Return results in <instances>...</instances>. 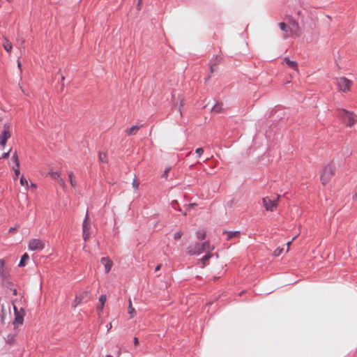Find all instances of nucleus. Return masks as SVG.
I'll use <instances>...</instances> for the list:
<instances>
[{
  "instance_id": "f257e3e1",
  "label": "nucleus",
  "mask_w": 357,
  "mask_h": 357,
  "mask_svg": "<svg viewBox=\"0 0 357 357\" xmlns=\"http://www.w3.org/2000/svg\"><path fill=\"white\" fill-rule=\"evenodd\" d=\"M0 280L2 287L10 290H16L10 278V268L6 266V261L4 259H0Z\"/></svg>"
},
{
  "instance_id": "f03ea898",
  "label": "nucleus",
  "mask_w": 357,
  "mask_h": 357,
  "mask_svg": "<svg viewBox=\"0 0 357 357\" xmlns=\"http://www.w3.org/2000/svg\"><path fill=\"white\" fill-rule=\"evenodd\" d=\"M335 114L347 127L353 126L357 121L356 114L344 109H337Z\"/></svg>"
},
{
  "instance_id": "7ed1b4c3",
  "label": "nucleus",
  "mask_w": 357,
  "mask_h": 357,
  "mask_svg": "<svg viewBox=\"0 0 357 357\" xmlns=\"http://www.w3.org/2000/svg\"><path fill=\"white\" fill-rule=\"evenodd\" d=\"M214 248L211 247L209 241H205L202 243H197L188 248L187 253L189 255H199L203 252H211Z\"/></svg>"
},
{
  "instance_id": "20e7f679",
  "label": "nucleus",
  "mask_w": 357,
  "mask_h": 357,
  "mask_svg": "<svg viewBox=\"0 0 357 357\" xmlns=\"http://www.w3.org/2000/svg\"><path fill=\"white\" fill-rule=\"evenodd\" d=\"M335 170L336 167L333 162H329L324 167L320 176V181L323 185L327 184L331 180Z\"/></svg>"
},
{
  "instance_id": "39448f33",
  "label": "nucleus",
  "mask_w": 357,
  "mask_h": 357,
  "mask_svg": "<svg viewBox=\"0 0 357 357\" xmlns=\"http://www.w3.org/2000/svg\"><path fill=\"white\" fill-rule=\"evenodd\" d=\"M13 309L15 319L13 321V324L14 326V328H17L23 324L24 317L25 316V311L22 307L18 309L14 304Z\"/></svg>"
},
{
  "instance_id": "423d86ee",
  "label": "nucleus",
  "mask_w": 357,
  "mask_h": 357,
  "mask_svg": "<svg viewBox=\"0 0 357 357\" xmlns=\"http://www.w3.org/2000/svg\"><path fill=\"white\" fill-rule=\"evenodd\" d=\"M280 196L278 195L274 197H266L263 198V205L266 211H273L278 206Z\"/></svg>"
},
{
  "instance_id": "0eeeda50",
  "label": "nucleus",
  "mask_w": 357,
  "mask_h": 357,
  "mask_svg": "<svg viewBox=\"0 0 357 357\" xmlns=\"http://www.w3.org/2000/svg\"><path fill=\"white\" fill-rule=\"evenodd\" d=\"M336 84L340 91L344 93L350 91L352 82L344 77L337 78Z\"/></svg>"
},
{
  "instance_id": "6e6552de",
  "label": "nucleus",
  "mask_w": 357,
  "mask_h": 357,
  "mask_svg": "<svg viewBox=\"0 0 357 357\" xmlns=\"http://www.w3.org/2000/svg\"><path fill=\"white\" fill-rule=\"evenodd\" d=\"M28 248L31 251L42 250L45 248V242L40 238H32L29 242Z\"/></svg>"
},
{
  "instance_id": "1a4fd4ad",
  "label": "nucleus",
  "mask_w": 357,
  "mask_h": 357,
  "mask_svg": "<svg viewBox=\"0 0 357 357\" xmlns=\"http://www.w3.org/2000/svg\"><path fill=\"white\" fill-rule=\"evenodd\" d=\"M10 137V126L5 124L3 130L0 135V146L3 148L6 144L7 140Z\"/></svg>"
},
{
  "instance_id": "9d476101",
  "label": "nucleus",
  "mask_w": 357,
  "mask_h": 357,
  "mask_svg": "<svg viewBox=\"0 0 357 357\" xmlns=\"http://www.w3.org/2000/svg\"><path fill=\"white\" fill-rule=\"evenodd\" d=\"M279 26L280 29L284 32V38L287 39L293 34V29L290 26L286 24L284 22H280Z\"/></svg>"
},
{
  "instance_id": "9b49d317",
  "label": "nucleus",
  "mask_w": 357,
  "mask_h": 357,
  "mask_svg": "<svg viewBox=\"0 0 357 357\" xmlns=\"http://www.w3.org/2000/svg\"><path fill=\"white\" fill-rule=\"evenodd\" d=\"M100 262L105 266V272L109 273L113 266L112 261L108 257H102Z\"/></svg>"
},
{
  "instance_id": "f8f14e48",
  "label": "nucleus",
  "mask_w": 357,
  "mask_h": 357,
  "mask_svg": "<svg viewBox=\"0 0 357 357\" xmlns=\"http://www.w3.org/2000/svg\"><path fill=\"white\" fill-rule=\"evenodd\" d=\"M82 230L83 232H90L91 230V220L88 213H86L85 218L83 221Z\"/></svg>"
},
{
  "instance_id": "ddd939ff",
  "label": "nucleus",
  "mask_w": 357,
  "mask_h": 357,
  "mask_svg": "<svg viewBox=\"0 0 357 357\" xmlns=\"http://www.w3.org/2000/svg\"><path fill=\"white\" fill-rule=\"evenodd\" d=\"M283 62H284L289 68L298 72V63L296 61H291L289 58L285 57L283 59Z\"/></svg>"
},
{
  "instance_id": "4468645a",
  "label": "nucleus",
  "mask_w": 357,
  "mask_h": 357,
  "mask_svg": "<svg viewBox=\"0 0 357 357\" xmlns=\"http://www.w3.org/2000/svg\"><path fill=\"white\" fill-rule=\"evenodd\" d=\"M3 49L8 52H11L13 49V45L11 42L5 36H3V42L2 43Z\"/></svg>"
},
{
  "instance_id": "2eb2a0df",
  "label": "nucleus",
  "mask_w": 357,
  "mask_h": 357,
  "mask_svg": "<svg viewBox=\"0 0 357 357\" xmlns=\"http://www.w3.org/2000/svg\"><path fill=\"white\" fill-rule=\"evenodd\" d=\"M141 126H133L130 128L126 130V132L128 135H134L140 129Z\"/></svg>"
},
{
  "instance_id": "dca6fc26",
  "label": "nucleus",
  "mask_w": 357,
  "mask_h": 357,
  "mask_svg": "<svg viewBox=\"0 0 357 357\" xmlns=\"http://www.w3.org/2000/svg\"><path fill=\"white\" fill-rule=\"evenodd\" d=\"M68 178H69V181H70V185L75 188L76 187V185H77V181H76V179H75V176L73 174V172H69L68 173Z\"/></svg>"
},
{
  "instance_id": "f3484780",
  "label": "nucleus",
  "mask_w": 357,
  "mask_h": 357,
  "mask_svg": "<svg viewBox=\"0 0 357 357\" xmlns=\"http://www.w3.org/2000/svg\"><path fill=\"white\" fill-rule=\"evenodd\" d=\"M225 234H227L228 241L231 240L234 237H238L240 236V231H225Z\"/></svg>"
},
{
  "instance_id": "a211bd4d",
  "label": "nucleus",
  "mask_w": 357,
  "mask_h": 357,
  "mask_svg": "<svg viewBox=\"0 0 357 357\" xmlns=\"http://www.w3.org/2000/svg\"><path fill=\"white\" fill-rule=\"evenodd\" d=\"M289 24L291 26V28L293 29V33L299 30V25L295 20H290Z\"/></svg>"
},
{
  "instance_id": "6ab92c4d",
  "label": "nucleus",
  "mask_w": 357,
  "mask_h": 357,
  "mask_svg": "<svg viewBox=\"0 0 357 357\" xmlns=\"http://www.w3.org/2000/svg\"><path fill=\"white\" fill-rule=\"evenodd\" d=\"M128 313L130 314L131 318L134 317L136 313L135 308L132 305L130 299L129 300Z\"/></svg>"
},
{
  "instance_id": "aec40b11",
  "label": "nucleus",
  "mask_w": 357,
  "mask_h": 357,
  "mask_svg": "<svg viewBox=\"0 0 357 357\" xmlns=\"http://www.w3.org/2000/svg\"><path fill=\"white\" fill-rule=\"evenodd\" d=\"M49 175L50 176V177L52 179H54L55 181H57L59 178H61V174L58 172L51 171V172H49Z\"/></svg>"
},
{
  "instance_id": "412c9836",
  "label": "nucleus",
  "mask_w": 357,
  "mask_h": 357,
  "mask_svg": "<svg viewBox=\"0 0 357 357\" xmlns=\"http://www.w3.org/2000/svg\"><path fill=\"white\" fill-rule=\"evenodd\" d=\"M29 255H28L26 253L24 254V255H22V258H21V260H20V263H19L18 266H19L20 267H22V266H24L25 265V261H26V260H28V259H29Z\"/></svg>"
},
{
  "instance_id": "4be33fe9",
  "label": "nucleus",
  "mask_w": 357,
  "mask_h": 357,
  "mask_svg": "<svg viewBox=\"0 0 357 357\" xmlns=\"http://www.w3.org/2000/svg\"><path fill=\"white\" fill-rule=\"evenodd\" d=\"M212 257V254L208 252L205 256H204L202 259H199V261L202 263L203 265H205L208 259Z\"/></svg>"
},
{
  "instance_id": "5701e85b",
  "label": "nucleus",
  "mask_w": 357,
  "mask_h": 357,
  "mask_svg": "<svg viewBox=\"0 0 357 357\" xmlns=\"http://www.w3.org/2000/svg\"><path fill=\"white\" fill-rule=\"evenodd\" d=\"M282 251L283 248H278L273 251V256L275 257H279L282 254Z\"/></svg>"
},
{
  "instance_id": "b1692460",
  "label": "nucleus",
  "mask_w": 357,
  "mask_h": 357,
  "mask_svg": "<svg viewBox=\"0 0 357 357\" xmlns=\"http://www.w3.org/2000/svg\"><path fill=\"white\" fill-rule=\"evenodd\" d=\"M13 170L15 172V179H16L19 176V175L20 174V164H16L15 165V167H13Z\"/></svg>"
},
{
  "instance_id": "393cba45",
  "label": "nucleus",
  "mask_w": 357,
  "mask_h": 357,
  "mask_svg": "<svg viewBox=\"0 0 357 357\" xmlns=\"http://www.w3.org/2000/svg\"><path fill=\"white\" fill-rule=\"evenodd\" d=\"M197 237L198 239L203 240L206 237V233L204 231H199L197 232Z\"/></svg>"
},
{
  "instance_id": "a878e982",
  "label": "nucleus",
  "mask_w": 357,
  "mask_h": 357,
  "mask_svg": "<svg viewBox=\"0 0 357 357\" xmlns=\"http://www.w3.org/2000/svg\"><path fill=\"white\" fill-rule=\"evenodd\" d=\"M56 182L58 183V184L63 189H65L66 188V183L64 181V180L61 177L59 178Z\"/></svg>"
},
{
  "instance_id": "bb28decb",
  "label": "nucleus",
  "mask_w": 357,
  "mask_h": 357,
  "mask_svg": "<svg viewBox=\"0 0 357 357\" xmlns=\"http://www.w3.org/2000/svg\"><path fill=\"white\" fill-rule=\"evenodd\" d=\"M20 184L22 186H26L28 187V181L27 180L24 178V176H22L21 178H20Z\"/></svg>"
},
{
  "instance_id": "cd10ccee",
  "label": "nucleus",
  "mask_w": 357,
  "mask_h": 357,
  "mask_svg": "<svg viewBox=\"0 0 357 357\" xmlns=\"http://www.w3.org/2000/svg\"><path fill=\"white\" fill-rule=\"evenodd\" d=\"M12 159L15 162V165L16 164H20L19 158H18V155H17V153L16 151L13 155Z\"/></svg>"
},
{
  "instance_id": "c85d7f7f",
  "label": "nucleus",
  "mask_w": 357,
  "mask_h": 357,
  "mask_svg": "<svg viewBox=\"0 0 357 357\" xmlns=\"http://www.w3.org/2000/svg\"><path fill=\"white\" fill-rule=\"evenodd\" d=\"M83 298V296H76L75 297V305H74V307H76L78 304L80 303V302L82 301Z\"/></svg>"
},
{
  "instance_id": "c756f323",
  "label": "nucleus",
  "mask_w": 357,
  "mask_h": 357,
  "mask_svg": "<svg viewBox=\"0 0 357 357\" xmlns=\"http://www.w3.org/2000/svg\"><path fill=\"white\" fill-rule=\"evenodd\" d=\"M182 235L183 234L181 231H177L174 234V238L175 240H179L181 238Z\"/></svg>"
},
{
  "instance_id": "7c9ffc66",
  "label": "nucleus",
  "mask_w": 357,
  "mask_h": 357,
  "mask_svg": "<svg viewBox=\"0 0 357 357\" xmlns=\"http://www.w3.org/2000/svg\"><path fill=\"white\" fill-rule=\"evenodd\" d=\"M106 296L105 295H102L100 298H99V303H101V304H103L105 305V302H106Z\"/></svg>"
},
{
  "instance_id": "2f4dec72",
  "label": "nucleus",
  "mask_w": 357,
  "mask_h": 357,
  "mask_svg": "<svg viewBox=\"0 0 357 357\" xmlns=\"http://www.w3.org/2000/svg\"><path fill=\"white\" fill-rule=\"evenodd\" d=\"M195 153L197 154L198 157H200L204 153V149L202 148H197L195 150Z\"/></svg>"
},
{
  "instance_id": "473e14b6",
  "label": "nucleus",
  "mask_w": 357,
  "mask_h": 357,
  "mask_svg": "<svg viewBox=\"0 0 357 357\" xmlns=\"http://www.w3.org/2000/svg\"><path fill=\"white\" fill-rule=\"evenodd\" d=\"M139 185V182L136 179H134L132 181V187L135 188V190H138Z\"/></svg>"
},
{
  "instance_id": "72a5a7b5",
  "label": "nucleus",
  "mask_w": 357,
  "mask_h": 357,
  "mask_svg": "<svg viewBox=\"0 0 357 357\" xmlns=\"http://www.w3.org/2000/svg\"><path fill=\"white\" fill-rule=\"evenodd\" d=\"M91 235V232H83V238L84 241H86Z\"/></svg>"
},
{
  "instance_id": "f704fd0d",
  "label": "nucleus",
  "mask_w": 357,
  "mask_h": 357,
  "mask_svg": "<svg viewBox=\"0 0 357 357\" xmlns=\"http://www.w3.org/2000/svg\"><path fill=\"white\" fill-rule=\"evenodd\" d=\"M99 160L102 162H106V155L105 154H99Z\"/></svg>"
},
{
  "instance_id": "c9c22d12",
  "label": "nucleus",
  "mask_w": 357,
  "mask_h": 357,
  "mask_svg": "<svg viewBox=\"0 0 357 357\" xmlns=\"http://www.w3.org/2000/svg\"><path fill=\"white\" fill-rule=\"evenodd\" d=\"M296 238V236H294L293 238V239L291 241H289L287 243V252H288L289 250V248H290V245L292 243L293 241Z\"/></svg>"
},
{
  "instance_id": "e433bc0d",
  "label": "nucleus",
  "mask_w": 357,
  "mask_h": 357,
  "mask_svg": "<svg viewBox=\"0 0 357 357\" xmlns=\"http://www.w3.org/2000/svg\"><path fill=\"white\" fill-rule=\"evenodd\" d=\"M169 170H170V169H169V168H167V169H165V172H164V174H163V176H164L165 178H167V176H168V173H169Z\"/></svg>"
},
{
  "instance_id": "4c0bfd02",
  "label": "nucleus",
  "mask_w": 357,
  "mask_h": 357,
  "mask_svg": "<svg viewBox=\"0 0 357 357\" xmlns=\"http://www.w3.org/2000/svg\"><path fill=\"white\" fill-rule=\"evenodd\" d=\"M220 109H221V107H220V106H219V105H216L213 107V110L218 112H220Z\"/></svg>"
},
{
  "instance_id": "58836bf2",
  "label": "nucleus",
  "mask_w": 357,
  "mask_h": 357,
  "mask_svg": "<svg viewBox=\"0 0 357 357\" xmlns=\"http://www.w3.org/2000/svg\"><path fill=\"white\" fill-rule=\"evenodd\" d=\"M133 342H134V344L135 346H138L139 345V340L137 337H135L134 339H133Z\"/></svg>"
},
{
  "instance_id": "ea45409f",
  "label": "nucleus",
  "mask_w": 357,
  "mask_h": 357,
  "mask_svg": "<svg viewBox=\"0 0 357 357\" xmlns=\"http://www.w3.org/2000/svg\"><path fill=\"white\" fill-rule=\"evenodd\" d=\"M103 307H104V305L101 304V303H99L98 305L97 306V310H100V311H102Z\"/></svg>"
},
{
  "instance_id": "a19ab883",
  "label": "nucleus",
  "mask_w": 357,
  "mask_h": 357,
  "mask_svg": "<svg viewBox=\"0 0 357 357\" xmlns=\"http://www.w3.org/2000/svg\"><path fill=\"white\" fill-rule=\"evenodd\" d=\"M9 153H10V151H8V152H7V153H4L2 155L1 158H8V155H9Z\"/></svg>"
},
{
  "instance_id": "79ce46f5",
  "label": "nucleus",
  "mask_w": 357,
  "mask_h": 357,
  "mask_svg": "<svg viewBox=\"0 0 357 357\" xmlns=\"http://www.w3.org/2000/svg\"><path fill=\"white\" fill-rule=\"evenodd\" d=\"M17 67L19 68L20 70L22 71V63L20 61L17 60Z\"/></svg>"
},
{
  "instance_id": "37998d69",
  "label": "nucleus",
  "mask_w": 357,
  "mask_h": 357,
  "mask_svg": "<svg viewBox=\"0 0 357 357\" xmlns=\"http://www.w3.org/2000/svg\"><path fill=\"white\" fill-rule=\"evenodd\" d=\"M107 331H109L112 328V323H109L107 325Z\"/></svg>"
},
{
  "instance_id": "c03bdc74",
  "label": "nucleus",
  "mask_w": 357,
  "mask_h": 357,
  "mask_svg": "<svg viewBox=\"0 0 357 357\" xmlns=\"http://www.w3.org/2000/svg\"><path fill=\"white\" fill-rule=\"evenodd\" d=\"M31 188L36 189L37 188V185L35 183H31Z\"/></svg>"
},
{
  "instance_id": "a18cd8bd",
  "label": "nucleus",
  "mask_w": 357,
  "mask_h": 357,
  "mask_svg": "<svg viewBox=\"0 0 357 357\" xmlns=\"http://www.w3.org/2000/svg\"><path fill=\"white\" fill-rule=\"evenodd\" d=\"M160 269V265H158V266H156V268H155V271H159Z\"/></svg>"
},
{
  "instance_id": "49530a36",
  "label": "nucleus",
  "mask_w": 357,
  "mask_h": 357,
  "mask_svg": "<svg viewBox=\"0 0 357 357\" xmlns=\"http://www.w3.org/2000/svg\"><path fill=\"white\" fill-rule=\"evenodd\" d=\"M64 79H65L64 76H62L61 77V82H63ZM62 86H63V82H62Z\"/></svg>"
},
{
  "instance_id": "de8ad7c7",
  "label": "nucleus",
  "mask_w": 357,
  "mask_h": 357,
  "mask_svg": "<svg viewBox=\"0 0 357 357\" xmlns=\"http://www.w3.org/2000/svg\"><path fill=\"white\" fill-rule=\"evenodd\" d=\"M140 1H141V0H139V3H138V5H137V6H138V7H139V6H140Z\"/></svg>"
},
{
  "instance_id": "09e8293b",
  "label": "nucleus",
  "mask_w": 357,
  "mask_h": 357,
  "mask_svg": "<svg viewBox=\"0 0 357 357\" xmlns=\"http://www.w3.org/2000/svg\"><path fill=\"white\" fill-rule=\"evenodd\" d=\"M195 205H196V204H190V206H194Z\"/></svg>"
},
{
  "instance_id": "8fccbe9b",
  "label": "nucleus",
  "mask_w": 357,
  "mask_h": 357,
  "mask_svg": "<svg viewBox=\"0 0 357 357\" xmlns=\"http://www.w3.org/2000/svg\"><path fill=\"white\" fill-rule=\"evenodd\" d=\"M183 100H181V106H182V105H183Z\"/></svg>"
},
{
  "instance_id": "3c124183",
  "label": "nucleus",
  "mask_w": 357,
  "mask_h": 357,
  "mask_svg": "<svg viewBox=\"0 0 357 357\" xmlns=\"http://www.w3.org/2000/svg\"><path fill=\"white\" fill-rule=\"evenodd\" d=\"M8 2H12L13 0H6Z\"/></svg>"
},
{
  "instance_id": "603ef678",
  "label": "nucleus",
  "mask_w": 357,
  "mask_h": 357,
  "mask_svg": "<svg viewBox=\"0 0 357 357\" xmlns=\"http://www.w3.org/2000/svg\"><path fill=\"white\" fill-rule=\"evenodd\" d=\"M211 72L213 71V67L211 68Z\"/></svg>"
}]
</instances>
